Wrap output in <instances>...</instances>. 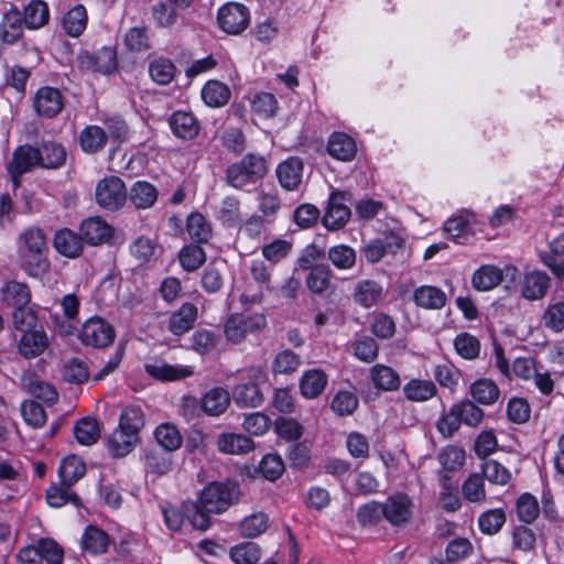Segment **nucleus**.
I'll return each mask as SVG.
<instances>
[{
    "mask_svg": "<svg viewBox=\"0 0 564 564\" xmlns=\"http://www.w3.org/2000/svg\"><path fill=\"white\" fill-rule=\"evenodd\" d=\"M239 498L236 482H212L204 488L197 502L183 503L185 516L194 529L206 531L210 527V513H220Z\"/></svg>",
    "mask_w": 564,
    "mask_h": 564,
    "instance_id": "obj_1",
    "label": "nucleus"
},
{
    "mask_svg": "<svg viewBox=\"0 0 564 564\" xmlns=\"http://www.w3.org/2000/svg\"><path fill=\"white\" fill-rule=\"evenodd\" d=\"M18 263L30 276L41 278L48 272L47 245L44 231L29 227L17 238Z\"/></svg>",
    "mask_w": 564,
    "mask_h": 564,
    "instance_id": "obj_2",
    "label": "nucleus"
},
{
    "mask_svg": "<svg viewBox=\"0 0 564 564\" xmlns=\"http://www.w3.org/2000/svg\"><path fill=\"white\" fill-rule=\"evenodd\" d=\"M267 327V317L262 313L250 315L231 314L224 324V334L231 344L242 343L248 334L259 333Z\"/></svg>",
    "mask_w": 564,
    "mask_h": 564,
    "instance_id": "obj_3",
    "label": "nucleus"
},
{
    "mask_svg": "<svg viewBox=\"0 0 564 564\" xmlns=\"http://www.w3.org/2000/svg\"><path fill=\"white\" fill-rule=\"evenodd\" d=\"M265 173L264 160L261 156L248 154L240 162L229 166L227 170V181L232 187L242 188L262 178Z\"/></svg>",
    "mask_w": 564,
    "mask_h": 564,
    "instance_id": "obj_4",
    "label": "nucleus"
},
{
    "mask_svg": "<svg viewBox=\"0 0 564 564\" xmlns=\"http://www.w3.org/2000/svg\"><path fill=\"white\" fill-rule=\"evenodd\" d=\"M97 204L107 210L122 208L128 198V192L123 181L118 176H106L96 185L95 191Z\"/></svg>",
    "mask_w": 564,
    "mask_h": 564,
    "instance_id": "obj_5",
    "label": "nucleus"
},
{
    "mask_svg": "<svg viewBox=\"0 0 564 564\" xmlns=\"http://www.w3.org/2000/svg\"><path fill=\"white\" fill-rule=\"evenodd\" d=\"M112 325L101 317H91L82 326L79 339L85 346L105 348L115 339Z\"/></svg>",
    "mask_w": 564,
    "mask_h": 564,
    "instance_id": "obj_6",
    "label": "nucleus"
},
{
    "mask_svg": "<svg viewBox=\"0 0 564 564\" xmlns=\"http://www.w3.org/2000/svg\"><path fill=\"white\" fill-rule=\"evenodd\" d=\"M475 224V215L468 210H463L449 217L444 223L443 230L445 236L453 241L465 245L474 236Z\"/></svg>",
    "mask_w": 564,
    "mask_h": 564,
    "instance_id": "obj_7",
    "label": "nucleus"
},
{
    "mask_svg": "<svg viewBox=\"0 0 564 564\" xmlns=\"http://www.w3.org/2000/svg\"><path fill=\"white\" fill-rule=\"evenodd\" d=\"M218 23L226 33L239 34L248 26V9L239 3H227L218 11Z\"/></svg>",
    "mask_w": 564,
    "mask_h": 564,
    "instance_id": "obj_8",
    "label": "nucleus"
},
{
    "mask_svg": "<svg viewBox=\"0 0 564 564\" xmlns=\"http://www.w3.org/2000/svg\"><path fill=\"white\" fill-rule=\"evenodd\" d=\"M144 369L147 373L159 381H177L195 375L193 366L171 365L161 359L145 364Z\"/></svg>",
    "mask_w": 564,
    "mask_h": 564,
    "instance_id": "obj_9",
    "label": "nucleus"
},
{
    "mask_svg": "<svg viewBox=\"0 0 564 564\" xmlns=\"http://www.w3.org/2000/svg\"><path fill=\"white\" fill-rule=\"evenodd\" d=\"M350 214L345 193L333 192L323 217V224L328 230H338L349 220Z\"/></svg>",
    "mask_w": 564,
    "mask_h": 564,
    "instance_id": "obj_10",
    "label": "nucleus"
},
{
    "mask_svg": "<svg viewBox=\"0 0 564 564\" xmlns=\"http://www.w3.org/2000/svg\"><path fill=\"white\" fill-rule=\"evenodd\" d=\"M39 149L30 145L19 147L14 153L11 163L8 166L14 187L20 185V176L35 166H40Z\"/></svg>",
    "mask_w": 564,
    "mask_h": 564,
    "instance_id": "obj_11",
    "label": "nucleus"
},
{
    "mask_svg": "<svg viewBox=\"0 0 564 564\" xmlns=\"http://www.w3.org/2000/svg\"><path fill=\"white\" fill-rule=\"evenodd\" d=\"M412 501L403 494L390 496L382 505L383 517L393 525L408 522L412 516Z\"/></svg>",
    "mask_w": 564,
    "mask_h": 564,
    "instance_id": "obj_12",
    "label": "nucleus"
},
{
    "mask_svg": "<svg viewBox=\"0 0 564 564\" xmlns=\"http://www.w3.org/2000/svg\"><path fill=\"white\" fill-rule=\"evenodd\" d=\"M63 107V96L57 88L45 86L36 91L34 108L40 116L53 118L62 111Z\"/></svg>",
    "mask_w": 564,
    "mask_h": 564,
    "instance_id": "obj_13",
    "label": "nucleus"
},
{
    "mask_svg": "<svg viewBox=\"0 0 564 564\" xmlns=\"http://www.w3.org/2000/svg\"><path fill=\"white\" fill-rule=\"evenodd\" d=\"M304 163L300 158L291 156L276 167L280 185L286 191H296L303 181Z\"/></svg>",
    "mask_w": 564,
    "mask_h": 564,
    "instance_id": "obj_14",
    "label": "nucleus"
},
{
    "mask_svg": "<svg viewBox=\"0 0 564 564\" xmlns=\"http://www.w3.org/2000/svg\"><path fill=\"white\" fill-rule=\"evenodd\" d=\"M79 231L84 242L91 246L108 241L113 234L112 227L98 216L83 220L79 226Z\"/></svg>",
    "mask_w": 564,
    "mask_h": 564,
    "instance_id": "obj_15",
    "label": "nucleus"
},
{
    "mask_svg": "<svg viewBox=\"0 0 564 564\" xmlns=\"http://www.w3.org/2000/svg\"><path fill=\"white\" fill-rule=\"evenodd\" d=\"M384 299L383 288L373 280H360L352 290V300L359 306L370 308L378 305Z\"/></svg>",
    "mask_w": 564,
    "mask_h": 564,
    "instance_id": "obj_16",
    "label": "nucleus"
},
{
    "mask_svg": "<svg viewBox=\"0 0 564 564\" xmlns=\"http://www.w3.org/2000/svg\"><path fill=\"white\" fill-rule=\"evenodd\" d=\"M53 246L55 250L70 259L78 258L84 250V240L80 235L68 228L57 230L53 238Z\"/></svg>",
    "mask_w": 564,
    "mask_h": 564,
    "instance_id": "obj_17",
    "label": "nucleus"
},
{
    "mask_svg": "<svg viewBox=\"0 0 564 564\" xmlns=\"http://www.w3.org/2000/svg\"><path fill=\"white\" fill-rule=\"evenodd\" d=\"M48 338L42 329H31L22 333L18 343V350L24 358H35L44 352Z\"/></svg>",
    "mask_w": 564,
    "mask_h": 564,
    "instance_id": "obj_18",
    "label": "nucleus"
},
{
    "mask_svg": "<svg viewBox=\"0 0 564 564\" xmlns=\"http://www.w3.org/2000/svg\"><path fill=\"white\" fill-rule=\"evenodd\" d=\"M169 123L173 133L184 140L196 138L200 130L198 120L193 113L187 111H175L171 116Z\"/></svg>",
    "mask_w": 564,
    "mask_h": 564,
    "instance_id": "obj_19",
    "label": "nucleus"
},
{
    "mask_svg": "<svg viewBox=\"0 0 564 564\" xmlns=\"http://www.w3.org/2000/svg\"><path fill=\"white\" fill-rule=\"evenodd\" d=\"M328 378L322 369H310L300 379V391L305 399H315L323 393Z\"/></svg>",
    "mask_w": 564,
    "mask_h": 564,
    "instance_id": "obj_20",
    "label": "nucleus"
},
{
    "mask_svg": "<svg viewBox=\"0 0 564 564\" xmlns=\"http://www.w3.org/2000/svg\"><path fill=\"white\" fill-rule=\"evenodd\" d=\"M139 441V436L118 426L109 435L108 451L113 457H124L134 449Z\"/></svg>",
    "mask_w": 564,
    "mask_h": 564,
    "instance_id": "obj_21",
    "label": "nucleus"
},
{
    "mask_svg": "<svg viewBox=\"0 0 564 564\" xmlns=\"http://www.w3.org/2000/svg\"><path fill=\"white\" fill-rule=\"evenodd\" d=\"M328 153L336 160L351 161L357 152L356 142L352 138L341 132H334L328 140Z\"/></svg>",
    "mask_w": 564,
    "mask_h": 564,
    "instance_id": "obj_22",
    "label": "nucleus"
},
{
    "mask_svg": "<svg viewBox=\"0 0 564 564\" xmlns=\"http://www.w3.org/2000/svg\"><path fill=\"white\" fill-rule=\"evenodd\" d=\"M218 449L228 455H242L253 449L251 438L239 433H223L217 438Z\"/></svg>",
    "mask_w": 564,
    "mask_h": 564,
    "instance_id": "obj_23",
    "label": "nucleus"
},
{
    "mask_svg": "<svg viewBox=\"0 0 564 564\" xmlns=\"http://www.w3.org/2000/svg\"><path fill=\"white\" fill-rule=\"evenodd\" d=\"M200 404L207 415L219 416L230 405V394L226 389L215 387L203 395Z\"/></svg>",
    "mask_w": 564,
    "mask_h": 564,
    "instance_id": "obj_24",
    "label": "nucleus"
},
{
    "mask_svg": "<svg viewBox=\"0 0 564 564\" xmlns=\"http://www.w3.org/2000/svg\"><path fill=\"white\" fill-rule=\"evenodd\" d=\"M197 318V307L192 303L183 304L169 319V329L174 335L181 336L192 329Z\"/></svg>",
    "mask_w": 564,
    "mask_h": 564,
    "instance_id": "obj_25",
    "label": "nucleus"
},
{
    "mask_svg": "<svg viewBox=\"0 0 564 564\" xmlns=\"http://www.w3.org/2000/svg\"><path fill=\"white\" fill-rule=\"evenodd\" d=\"M370 378L377 389L397 391L401 386V378L392 367L377 364L370 369Z\"/></svg>",
    "mask_w": 564,
    "mask_h": 564,
    "instance_id": "obj_26",
    "label": "nucleus"
},
{
    "mask_svg": "<svg viewBox=\"0 0 564 564\" xmlns=\"http://www.w3.org/2000/svg\"><path fill=\"white\" fill-rule=\"evenodd\" d=\"M82 63L101 74H110L117 68V54L112 47L105 46L95 54H86Z\"/></svg>",
    "mask_w": 564,
    "mask_h": 564,
    "instance_id": "obj_27",
    "label": "nucleus"
},
{
    "mask_svg": "<svg viewBox=\"0 0 564 564\" xmlns=\"http://www.w3.org/2000/svg\"><path fill=\"white\" fill-rule=\"evenodd\" d=\"M3 301L8 306L22 307L28 306L31 301V291L25 283L18 281H7L1 288Z\"/></svg>",
    "mask_w": 564,
    "mask_h": 564,
    "instance_id": "obj_28",
    "label": "nucleus"
},
{
    "mask_svg": "<svg viewBox=\"0 0 564 564\" xmlns=\"http://www.w3.org/2000/svg\"><path fill=\"white\" fill-rule=\"evenodd\" d=\"M129 199L138 209L150 208L158 199V189L147 181H138L130 188Z\"/></svg>",
    "mask_w": 564,
    "mask_h": 564,
    "instance_id": "obj_29",
    "label": "nucleus"
},
{
    "mask_svg": "<svg viewBox=\"0 0 564 564\" xmlns=\"http://www.w3.org/2000/svg\"><path fill=\"white\" fill-rule=\"evenodd\" d=\"M78 140L85 153H97L105 148L108 134L99 126H88L82 130Z\"/></svg>",
    "mask_w": 564,
    "mask_h": 564,
    "instance_id": "obj_30",
    "label": "nucleus"
},
{
    "mask_svg": "<svg viewBox=\"0 0 564 564\" xmlns=\"http://www.w3.org/2000/svg\"><path fill=\"white\" fill-rule=\"evenodd\" d=\"M235 403L241 408H258L264 401L261 388L247 382L239 383L232 389Z\"/></svg>",
    "mask_w": 564,
    "mask_h": 564,
    "instance_id": "obj_31",
    "label": "nucleus"
},
{
    "mask_svg": "<svg viewBox=\"0 0 564 564\" xmlns=\"http://www.w3.org/2000/svg\"><path fill=\"white\" fill-rule=\"evenodd\" d=\"M88 14L83 4H77L68 10L62 20V25L67 35L78 37L87 26Z\"/></svg>",
    "mask_w": 564,
    "mask_h": 564,
    "instance_id": "obj_32",
    "label": "nucleus"
},
{
    "mask_svg": "<svg viewBox=\"0 0 564 564\" xmlns=\"http://www.w3.org/2000/svg\"><path fill=\"white\" fill-rule=\"evenodd\" d=\"M413 297L417 306L426 310H440L446 303L445 293L441 289L431 285L417 288Z\"/></svg>",
    "mask_w": 564,
    "mask_h": 564,
    "instance_id": "obj_33",
    "label": "nucleus"
},
{
    "mask_svg": "<svg viewBox=\"0 0 564 564\" xmlns=\"http://www.w3.org/2000/svg\"><path fill=\"white\" fill-rule=\"evenodd\" d=\"M24 19L17 8L10 9L2 19L0 25V36L6 43H14L22 34V24Z\"/></svg>",
    "mask_w": 564,
    "mask_h": 564,
    "instance_id": "obj_34",
    "label": "nucleus"
},
{
    "mask_svg": "<svg viewBox=\"0 0 564 564\" xmlns=\"http://www.w3.org/2000/svg\"><path fill=\"white\" fill-rule=\"evenodd\" d=\"M550 278L539 271L528 273L524 278L522 286V295L528 300H540L542 299L549 289Z\"/></svg>",
    "mask_w": 564,
    "mask_h": 564,
    "instance_id": "obj_35",
    "label": "nucleus"
},
{
    "mask_svg": "<svg viewBox=\"0 0 564 564\" xmlns=\"http://www.w3.org/2000/svg\"><path fill=\"white\" fill-rule=\"evenodd\" d=\"M436 386L431 380L412 379L403 387L405 398L413 402H424L436 394Z\"/></svg>",
    "mask_w": 564,
    "mask_h": 564,
    "instance_id": "obj_36",
    "label": "nucleus"
},
{
    "mask_svg": "<svg viewBox=\"0 0 564 564\" xmlns=\"http://www.w3.org/2000/svg\"><path fill=\"white\" fill-rule=\"evenodd\" d=\"M58 474L62 484L69 488L86 474V466L79 457L72 455L62 460Z\"/></svg>",
    "mask_w": 564,
    "mask_h": 564,
    "instance_id": "obj_37",
    "label": "nucleus"
},
{
    "mask_svg": "<svg viewBox=\"0 0 564 564\" xmlns=\"http://www.w3.org/2000/svg\"><path fill=\"white\" fill-rule=\"evenodd\" d=\"M202 98L209 107H223L230 98V89L221 82L209 80L202 89Z\"/></svg>",
    "mask_w": 564,
    "mask_h": 564,
    "instance_id": "obj_38",
    "label": "nucleus"
},
{
    "mask_svg": "<svg viewBox=\"0 0 564 564\" xmlns=\"http://www.w3.org/2000/svg\"><path fill=\"white\" fill-rule=\"evenodd\" d=\"M269 517L263 511H257L245 517L239 525V532L243 538L254 539L267 531Z\"/></svg>",
    "mask_w": 564,
    "mask_h": 564,
    "instance_id": "obj_39",
    "label": "nucleus"
},
{
    "mask_svg": "<svg viewBox=\"0 0 564 564\" xmlns=\"http://www.w3.org/2000/svg\"><path fill=\"white\" fill-rule=\"evenodd\" d=\"M50 11L47 4L42 0H32L23 13L24 24L29 29H39L48 21Z\"/></svg>",
    "mask_w": 564,
    "mask_h": 564,
    "instance_id": "obj_40",
    "label": "nucleus"
},
{
    "mask_svg": "<svg viewBox=\"0 0 564 564\" xmlns=\"http://www.w3.org/2000/svg\"><path fill=\"white\" fill-rule=\"evenodd\" d=\"M149 74L154 83L169 85L176 75V67L172 61L159 57L149 64Z\"/></svg>",
    "mask_w": 564,
    "mask_h": 564,
    "instance_id": "obj_41",
    "label": "nucleus"
},
{
    "mask_svg": "<svg viewBox=\"0 0 564 564\" xmlns=\"http://www.w3.org/2000/svg\"><path fill=\"white\" fill-rule=\"evenodd\" d=\"M74 435L79 444L85 446L93 445L100 436L99 423L95 419L84 417L76 423Z\"/></svg>",
    "mask_w": 564,
    "mask_h": 564,
    "instance_id": "obj_42",
    "label": "nucleus"
},
{
    "mask_svg": "<svg viewBox=\"0 0 564 564\" xmlns=\"http://www.w3.org/2000/svg\"><path fill=\"white\" fill-rule=\"evenodd\" d=\"M40 166L45 169H56L61 166L66 159L65 149L55 142L43 143L42 148L39 149Z\"/></svg>",
    "mask_w": 564,
    "mask_h": 564,
    "instance_id": "obj_43",
    "label": "nucleus"
},
{
    "mask_svg": "<svg viewBox=\"0 0 564 564\" xmlns=\"http://www.w3.org/2000/svg\"><path fill=\"white\" fill-rule=\"evenodd\" d=\"M301 365V358L299 355L290 349L279 351L272 362L271 371L273 375H290L295 372Z\"/></svg>",
    "mask_w": 564,
    "mask_h": 564,
    "instance_id": "obj_44",
    "label": "nucleus"
},
{
    "mask_svg": "<svg viewBox=\"0 0 564 564\" xmlns=\"http://www.w3.org/2000/svg\"><path fill=\"white\" fill-rule=\"evenodd\" d=\"M480 341L469 333H459L454 339L455 351L464 359L473 360L479 356Z\"/></svg>",
    "mask_w": 564,
    "mask_h": 564,
    "instance_id": "obj_45",
    "label": "nucleus"
},
{
    "mask_svg": "<svg viewBox=\"0 0 564 564\" xmlns=\"http://www.w3.org/2000/svg\"><path fill=\"white\" fill-rule=\"evenodd\" d=\"M520 279L521 273L514 265L496 268V289L505 291L506 294L517 293Z\"/></svg>",
    "mask_w": 564,
    "mask_h": 564,
    "instance_id": "obj_46",
    "label": "nucleus"
},
{
    "mask_svg": "<svg viewBox=\"0 0 564 564\" xmlns=\"http://www.w3.org/2000/svg\"><path fill=\"white\" fill-rule=\"evenodd\" d=\"M118 426L139 436L144 426V415L141 408L135 405L126 406L120 414Z\"/></svg>",
    "mask_w": 564,
    "mask_h": 564,
    "instance_id": "obj_47",
    "label": "nucleus"
},
{
    "mask_svg": "<svg viewBox=\"0 0 564 564\" xmlns=\"http://www.w3.org/2000/svg\"><path fill=\"white\" fill-rule=\"evenodd\" d=\"M83 547L93 553H104L108 546V535L96 527H88L82 538Z\"/></svg>",
    "mask_w": 564,
    "mask_h": 564,
    "instance_id": "obj_48",
    "label": "nucleus"
},
{
    "mask_svg": "<svg viewBox=\"0 0 564 564\" xmlns=\"http://www.w3.org/2000/svg\"><path fill=\"white\" fill-rule=\"evenodd\" d=\"M158 444L169 451H175L182 445V436L178 430L172 424H161L154 431Z\"/></svg>",
    "mask_w": 564,
    "mask_h": 564,
    "instance_id": "obj_49",
    "label": "nucleus"
},
{
    "mask_svg": "<svg viewBox=\"0 0 564 564\" xmlns=\"http://www.w3.org/2000/svg\"><path fill=\"white\" fill-rule=\"evenodd\" d=\"M230 558L236 564H256L261 555L258 544L245 542L230 549Z\"/></svg>",
    "mask_w": 564,
    "mask_h": 564,
    "instance_id": "obj_50",
    "label": "nucleus"
},
{
    "mask_svg": "<svg viewBox=\"0 0 564 564\" xmlns=\"http://www.w3.org/2000/svg\"><path fill=\"white\" fill-rule=\"evenodd\" d=\"M126 47L135 53H141L150 50L151 40L145 28L134 26L127 31L124 35Z\"/></svg>",
    "mask_w": 564,
    "mask_h": 564,
    "instance_id": "obj_51",
    "label": "nucleus"
},
{
    "mask_svg": "<svg viewBox=\"0 0 564 564\" xmlns=\"http://www.w3.org/2000/svg\"><path fill=\"white\" fill-rule=\"evenodd\" d=\"M358 404V398L354 392L340 390L333 398L330 406L336 414L346 416L352 414L357 410Z\"/></svg>",
    "mask_w": 564,
    "mask_h": 564,
    "instance_id": "obj_52",
    "label": "nucleus"
},
{
    "mask_svg": "<svg viewBox=\"0 0 564 564\" xmlns=\"http://www.w3.org/2000/svg\"><path fill=\"white\" fill-rule=\"evenodd\" d=\"M187 231L192 239L206 242L212 237V228L199 213H192L187 218Z\"/></svg>",
    "mask_w": 564,
    "mask_h": 564,
    "instance_id": "obj_53",
    "label": "nucleus"
},
{
    "mask_svg": "<svg viewBox=\"0 0 564 564\" xmlns=\"http://www.w3.org/2000/svg\"><path fill=\"white\" fill-rule=\"evenodd\" d=\"M178 259L183 269L195 271L205 262L206 254L202 247L189 245L180 251Z\"/></svg>",
    "mask_w": 564,
    "mask_h": 564,
    "instance_id": "obj_54",
    "label": "nucleus"
},
{
    "mask_svg": "<svg viewBox=\"0 0 564 564\" xmlns=\"http://www.w3.org/2000/svg\"><path fill=\"white\" fill-rule=\"evenodd\" d=\"M328 259L336 268L347 270L355 265L356 252L346 245H338L329 249Z\"/></svg>",
    "mask_w": 564,
    "mask_h": 564,
    "instance_id": "obj_55",
    "label": "nucleus"
},
{
    "mask_svg": "<svg viewBox=\"0 0 564 564\" xmlns=\"http://www.w3.org/2000/svg\"><path fill=\"white\" fill-rule=\"evenodd\" d=\"M330 283V270L324 265H317L311 269L306 278V285L313 293H323Z\"/></svg>",
    "mask_w": 564,
    "mask_h": 564,
    "instance_id": "obj_56",
    "label": "nucleus"
},
{
    "mask_svg": "<svg viewBox=\"0 0 564 564\" xmlns=\"http://www.w3.org/2000/svg\"><path fill=\"white\" fill-rule=\"evenodd\" d=\"M21 414L24 422L34 429L42 427L46 422V414L43 408L32 400L22 402Z\"/></svg>",
    "mask_w": 564,
    "mask_h": 564,
    "instance_id": "obj_57",
    "label": "nucleus"
},
{
    "mask_svg": "<svg viewBox=\"0 0 564 564\" xmlns=\"http://www.w3.org/2000/svg\"><path fill=\"white\" fill-rule=\"evenodd\" d=\"M252 111L263 118H270L275 115L278 109V100L272 94L259 93L251 101Z\"/></svg>",
    "mask_w": 564,
    "mask_h": 564,
    "instance_id": "obj_58",
    "label": "nucleus"
},
{
    "mask_svg": "<svg viewBox=\"0 0 564 564\" xmlns=\"http://www.w3.org/2000/svg\"><path fill=\"white\" fill-rule=\"evenodd\" d=\"M517 513L521 521L533 522L540 513L536 499L530 494L522 495L517 502Z\"/></svg>",
    "mask_w": 564,
    "mask_h": 564,
    "instance_id": "obj_59",
    "label": "nucleus"
},
{
    "mask_svg": "<svg viewBox=\"0 0 564 564\" xmlns=\"http://www.w3.org/2000/svg\"><path fill=\"white\" fill-rule=\"evenodd\" d=\"M177 9L160 1L152 7V18L160 28H170L177 20Z\"/></svg>",
    "mask_w": 564,
    "mask_h": 564,
    "instance_id": "obj_60",
    "label": "nucleus"
},
{
    "mask_svg": "<svg viewBox=\"0 0 564 564\" xmlns=\"http://www.w3.org/2000/svg\"><path fill=\"white\" fill-rule=\"evenodd\" d=\"M41 560L47 564H62L64 558L63 549L52 539H41L36 543Z\"/></svg>",
    "mask_w": 564,
    "mask_h": 564,
    "instance_id": "obj_61",
    "label": "nucleus"
},
{
    "mask_svg": "<svg viewBox=\"0 0 564 564\" xmlns=\"http://www.w3.org/2000/svg\"><path fill=\"white\" fill-rule=\"evenodd\" d=\"M454 408L459 416L460 422L465 423L466 425L477 426L482 420V411L471 401H463L458 404H454Z\"/></svg>",
    "mask_w": 564,
    "mask_h": 564,
    "instance_id": "obj_62",
    "label": "nucleus"
},
{
    "mask_svg": "<svg viewBox=\"0 0 564 564\" xmlns=\"http://www.w3.org/2000/svg\"><path fill=\"white\" fill-rule=\"evenodd\" d=\"M260 471L270 481L280 478L284 471V464L279 455L268 454L260 463Z\"/></svg>",
    "mask_w": 564,
    "mask_h": 564,
    "instance_id": "obj_63",
    "label": "nucleus"
},
{
    "mask_svg": "<svg viewBox=\"0 0 564 564\" xmlns=\"http://www.w3.org/2000/svg\"><path fill=\"white\" fill-rule=\"evenodd\" d=\"M465 451L457 446H447L438 455L440 463L446 470H456L465 463Z\"/></svg>",
    "mask_w": 564,
    "mask_h": 564,
    "instance_id": "obj_64",
    "label": "nucleus"
}]
</instances>
